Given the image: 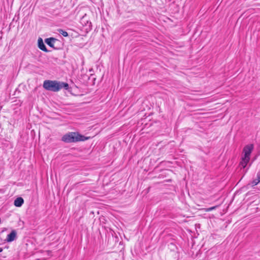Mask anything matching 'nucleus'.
Masks as SVG:
<instances>
[{
	"mask_svg": "<svg viewBox=\"0 0 260 260\" xmlns=\"http://www.w3.org/2000/svg\"><path fill=\"white\" fill-rule=\"evenodd\" d=\"M253 144H248L245 146L243 149V155L242 157V160L240 165L243 168H245L250 160V154L253 149Z\"/></svg>",
	"mask_w": 260,
	"mask_h": 260,
	"instance_id": "3",
	"label": "nucleus"
},
{
	"mask_svg": "<svg viewBox=\"0 0 260 260\" xmlns=\"http://www.w3.org/2000/svg\"><path fill=\"white\" fill-rule=\"evenodd\" d=\"M258 178L260 179V173L258 174Z\"/></svg>",
	"mask_w": 260,
	"mask_h": 260,
	"instance_id": "12",
	"label": "nucleus"
},
{
	"mask_svg": "<svg viewBox=\"0 0 260 260\" xmlns=\"http://www.w3.org/2000/svg\"><path fill=\"white\" fill-rule=\"evenodd\" d=\"M24 203V200L21 197H18L16 198L14 204L16 207H21Z\"/></svg>",
	"mask_w": 260,
	"mask_h": 260,
	"instance_id": "6",
	"label": "nucleus"
},
{
	"mask_svg": "<svg viewBox=\"0 0 260 260\" xmlns=\"http://www.w3.org/2000/svg\"><path fill=\"white\" fill-rule=\"evenodd\" d=\"M43 86L45 89L53 92L58 91L62 88L67 90L69 87L67 83L56 80H45L44 81Z\"/></svg>",
	"mask_w": 260,
	"mask_h": 260,
	"instance_id": "1",
	"label": "nucleus"
},
{
	"mask_svg": "<svg viewBox=\"0 0 260 260\" xmlns=\"http://www.w3.org/2000/svg\"><path fill=\"white\" fill-rule=\"evenodd\" d=\"M257 182H254V184H255V185H256V184H257Z\"/></svg>",
	"mask_w": 260,
	"mask_h": 260,
	"instance_id": "13",
	"label": "nucleus"
},
{
	"mask_svg": "<svg viewBox=\"0 0 260 260\" xmlns=\"http://www.w3.org/2000/svg\"><path fill=\"white\" fill-rule=\"evenodd\" d=\"M3 251V248L0 247V252Z\"/></svg>",
	"mask_w": 260,
	"mask_h": 260,
	"instance_id": "10",
	"label": "nucleus"
},
{
	"mask_svg": "<svg viewBox=\"0 0 260 260\" xmlns=\"http://www.w3.org/2000/svg\"><path fill=\"white\" fill-rule=\"evenodd\" d=\"M58 31L60 35H62L63 37H66L68 36V33L66 31L62 29H59L58 30Z\"/></svg>",
	"mask_w": 260,
	"mask_h": 260,
	"instance_id": "8",
	"label": "nucleus"
},
{
	"mask_svg": "<svg viewBox=\"0 0 260 260\" xmlns=\"http://www.w3.org/2000/svg\"><path fill=\"white\" fill-rule=\"evenodd\" d=\"M216 208V206H213V207H210L208 208H205L203 210L206 212H210V211H211L215 209Z\"/></svg>",
	"mask_w": 260,
	"mask_h": 260,
	"instance_id": "9",
	"label": "nucleus"
},
{
	"mask_svg": "<svg viewBox=\"0 0 260 260\" xmlns=\"http://www.w3.org/2000/svg\"><path fill=\"white\" fill-rule=\"evenodd\" d=\"M88 139L89 137H85L78 133L70 132L62 136L61 141L65 143H70L84 141Z\"/></svg>",
	"mask_w": 260,
	"mask_h": 260,
	"instance_id": "2",
	"label": "nucleus"
},
{
	"mask_svg": "<svg viewBox=\"0 0 260 260\" xmlns=\"http://www.w3.org/2000/svg\"><path fill=\"white\" fill-rule=\"evenodd\" d=\"M17 237V233L15 230H12L11 232L8 234L6 238V241L7 242H11L14 241Z\"/></svg>",
	"mask_w": 260,
	"mask_h": 260,
	"instance_id": "4",
	"label": "nucleus"
},
{
	"mask_svg": "<svg viewBox=\"0 0 260 260\" xmlns=\"http://www.w3.org/2000/svg\"><path fill=\"white\" fill-rule=\"evenodd\" d=\"M38 47L41 50L46 52H48V50L47 49L46 46L43 41V40L40 38L38 39Z\"/></svg>",
	"mask_w": 260,
	"mask_h": 260,
	"instance_id": "5",
	"label": "nucleus"
},
{
	"mask_svg": "<svg viewBox=\"0 0 260 260\" xmlns=\"http://www.w3.org/2000/svg\"><path fill=\"white\" fill-rule=\"evenodd\" d=\"M3 251V248L0 247V252Z\"/></svg>",
	"mask_w": 260,
	"mask_h": 260,
	"instance_id": "11",
	"label": "nucleus"
},
{
	"mask_svg": "<svg viewBox=\"0 0 260 260\" xmlns=\"http://www.w3.org/2000/svg\"><path fill=\"white\" fill-rule=\"evenodd\" d=\"M56 39L53 38H50L45 39V43L51 47H53Z\"/></svg>",
	"mask_w": 260,
	"mask_h": 260,
	"instance_id": "7",
	"label": "nucleus"
}]
</instances>
